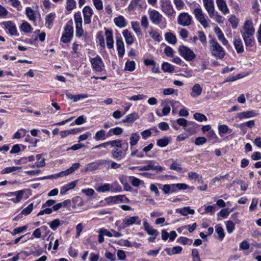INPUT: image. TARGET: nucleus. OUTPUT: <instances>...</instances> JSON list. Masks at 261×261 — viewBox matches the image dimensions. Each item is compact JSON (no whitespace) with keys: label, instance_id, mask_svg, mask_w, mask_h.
Segmentation results:
<instances>
[{"label":"nucleus","instance_id":"nucleus-1","mask_svg":"<svg viewBox=\"0 0 261 261\" xmlns=\"http://www.w3.org/2000/svg\"><path fill=\"white\" fill-rule=\"evenodd\" d=\"M255 30L253 25V22L250 20L245 21L242 30L241 31L242 38L245 45L247 46H252L254 43L253 35Z\"/></svg>","mask_w":261,"mask_h":261},{"label":"nucleus","instance_id":"nucleus-2","mask_svg":"<svg viewBox=\"0 0 261 261\" xmlns=\"http://www.w3.org/2000/svg\"><path fill=\"white\" fill-rule=\"evenodd\" d=\"M210 49L212 55L217 59H222L225 55L224 49L218 42L215 40L210 41Z\"/></svg>","mask_w":261,"mask_h":261},{"label":"nucleus","instance_id":"nucleus-3","mask_svg":"<svg viewBox=\"0 0 261 261\" xmlns=\"http://www.w3.org/2000/svg\"><path fill=\"white\" fill-rule=\"evenodd\" d=\"M193 14L196 19L204 28H207L209 26L210 20L206 18V16L200 7L194 8Z\"/></svg>","mask_w":261,"mask_h":261},{"label":"nucleus","instance_id":"nucleus-4","mask_svg":"<svg viewBox=\"0 0 261 261\" xmlns=\"http://www.w3.org/2000/svg\"><path fill=\"white\" fill-rule=\"evenodd\" d=\"M81 166V164L79 163H76L73 164L71 167L67 170L60 172V173L55 175H51L46 177H44L42 179H51L54 178H58L59 177H63L64 176L68 175L73 173L76 170L79 169Z\"/></svg>","mask_w":261,"mask_h":261},{"label":"nucleus","instance_id":"nucleus-5","mask_svg":"<svg viewBox=\"0 0 261 261\" xmlns=\"http://www.w3.org/2000/svg\"><path fill=\"white\" fill-rule=\"evenodd\" d=\"M161 10L167 16L171 19L175 15V11L169 0H162Z\"/></svg>","mask_w":261,"mask_h":261},{"label":"nucleus","instance_id":"nucleus-6","mask_svg":"<svg viewBox=\"0 0 261 261\" xmlns=\"http://www.w3.org/2000/svg\"><path fill=\"white\" fill-rule=\"evenodd\" d=\"M178 52L180 55L187 61H191L196 57L194 53L186 46H180L178 48Z\"/></svg>","mask_w":261,"mask_h":261},{"label":"nucleus","instance_id":"nucleus-7","mask_svg":"<svg viewBox=\"0 0 261 261\" xmlns=\"http://www.w3.org/2000/svg\"><path fill=\"white\" fill-rule=\"evenodd\" d=\"M192 17L188 13H180L177 17V23L183 27H188L192 23Z\"/></svg>","mask_w":261,"mask_h":261},{"label":"nucleus","instance_id":"nucleus-8","mask_svg":"<svg viewBox=\"0 0 261 261\" xmlns=\"http://www.w3.org/2000/svg\"><path fill=\"white\" fill-rule=\"evenodd\" d=\"M135 223L140 224L141 220H139L138 216L126 217L123 219L120 228H124Z\"/></svg>","mask_w":261,"mask_h":261},{"label":"nucleus","instance_id":"nucleus-9","mask_svg":"<svg viewBox=\"0 0 261 261\" xmlns=\"http://www.w3.org/2000/svg\"><path fill=\"white\" fill-rule=\"evenodd\" d=\"M140 171H149V170H153L158 172H162L163 170V168L158 165H156L155 162L152 161H149L148 162V164L147 165L141 167L140 169Z\"/></svg>","mask_w":261,"mask_h":261},{"label":"nucleus","instance_id":"nucleus-10","mask_svg":"<svg viewBox=\"0 0 261 261\" xmlns=\"http://www.w3.org/2000/svg\"><path fill=\"white\" fill-rule=\"evenodd\" d=\"M91 63L92 64V68L96 71L100 72L104 69V64L100 57L98 56H96L95 58L91 59Z\"/></svg>","mask_w":261,"mask_h":261},{"label":"nucleus","instance_id":"nucleus-11","mask_svg":"<svg viewBox=\"0 0 261 261\" xmlns=\"http://www.w3.org/2000/svg\"><path fill=\"white\" fill-rule=\"evenodd\" d=\"M149 16L150 20L155 24H159L163 18L162 15L155 10L149 11Z\"/></svg>","mask_w":261,"mask_h":261},{"label":"nucleus","instance_id":"nucleus-12","mask_svg":"<svg viewBox=\"0 0 261 261\" xmlns=\"http://www.w3.org/2000/svg\"><path fill=\"white\" fill-rule=\"evenodd\" d=\"M204 7L210 18L214 16L215 7L213 0H203Z\"/></svg>","mask_w":261,"mask_h":261},{"label":"nucleus","instance_id":"nucleus-13","mask_svg":"<svg viewBox=\"0 0 261 261\" xmlns=\"http://www.w3.org/2000/svg\"><path fill=\"white\" fill-rule=\"evenodd\" d=\"M84 23L86 24L91 23V17L93 14V11L89 6H86L83 10Z\"/></svg>","mask_w":261,"mask_h":261},{"label":"nucleus","instance_id":"nucleus-14","mask_svg":"<svg viewBox=\"0 0 261 261\" xmlns=\"http://www.w3.org/2000/svg\"><path fill=\"white\" fill-rule=\"evenodd\" d=\"M107 201L108 203L113 202L115 203H116L118 201L128 202H129V199L124 195H120L115 196L109 197L107 198Z\"/></svg>","mask_w":261,"mask_h":261},{"label":"nucleus","instance_id":"nucleus-15","mask_svg":"<svg viewBox=\"0 0 261 261\" xmlns=\"http://www.w3.org/2000/svg\"><path fill=\"white\" fill-rule=\"evenodd\" d=\"M257 113L254 110L244 111L237 114V118L241 120L244 118H250L257 116Z\"/></svg>","mask_w":261,"mask_h":261},{"label":"nucleus","instance_id":"nucleus-16","mask_svg":"<svg viewBox=\"0 0 261 261\" xmlns=\"http://www.w3.org/2000/svg\"><path fill=\"white\" fill-rule=\"evenodd\" d=\"M216 4L219 10L221 11L223 14L225 15L229 13V9L224 0H216Z\"/></svg>","mask_w":261,"mask_h":261},{"label":"nucleus","instance_id":"nucleus-17","mask_svg":"<svg viewBox=\"0 0 261 261\" xmlns=\"http://www.w3.org/2000/svg\"><path fill=\"white\" fill-rule=\"evenodd\" d=\"M105 35L106 37V39L108 48L110 49L112 48L113 47L114 41L112 31L106 30L105 32Z\"/></svg>","mask_w":261,"mask_h":261},{"label":"nucleus","instance_id":"nucleus-18","mask_svg":"<svg viewBox=\"0 0 261 261\" xmlns=\"http://www.w3.org/2000/svg\"><path fill=\"white\" fill-rule=\"evenodd\" d=\"M233 44L238 53H242L244 51V47L241 38L239 37H235L233 39Z\"/></svg>","mask_w":261,"mask_h":261},{"label":"nucleus","instance_id":"nucleus-19","mask_svg":"<svg viewBox=\"0 0 261 261\" xmlns=\"http://www.w3.org/2000/svg\"><path fill=\"white\" fill-rule=\"evenodd\" d=\"M202 88L199 84H195L192 88L191 96L193 97L199 96L202 93Z\"/></svg>","mask_w":261,"mask_h":261},{"label":"nucleus","instance_id":"nucleus-20","mask_svg":"<svg viewBox=\"0 0 261 261\" xmlns=\"http://www.w3.org/2000/svg\"><path fill=\"white\" fill-rule=\"evenodd\" d=\"M143 225L145 230L149 235L155 237L158 236L159 233L158 231L156 229H153L152 227H151L149 223L146 221H144Z\"/></svg>","mask_w":261,"mask_h":261},{"label":"nucleus","instance_id":"nucleus-21","mask_svg":"<svg viewBox=\"0 0 261 261\" xmlns=\"http://www.w3.org/2000/svg\"><path fill=\"white\" fill-rule=\"evenodd\" d=\"M24 193V191L23 190L17 191L14 192H10L9 193L10 195L16 196V198H12L11 200L14 203L19 202L22 198Z\"/></svg>","mask_w":261,"mask_h":261},{"label":"nucleus","instance_id":"nucleus-22","mask_svg":"<svg viewBox=\"0 0 261 261\" xmlns=\"http://www.w3.org/2000/svg\"><path fill=\"white\" fill-rule=\"evenodd\" d=\"M116 45L118 50V54L119 57L121 58L123 56L125 49L123 42L121 39H117Z\"/></svg>","mask_w":261,"mask_h":261},{"label":"nucleus","instance_id":"nucleus-23","mask_svg":"<svg viewBox=\"0 0 261 261\" xmlns=\"http://www.w3.org/2000/svg\"><path fill=\"white\" fill-rule=\"evenodd\" d=\"M114 21L116 25L119 28H124L126 25L125 19L122 16H119L118 17L115 18Z\"/></svg>","mask_w":261,"mask_h":261},{"label":"nucleus","instance_id":"nucleus-24","mask_svg":"<svg viewBox=\"0 0 261 261\" xmlns=\"http://www.w3.org/2000/svg\"><path fill=\"white\" fill-rule=\"evenodd\" d=\"M123 35L125 38V42L127 44H132L134 42V38L131 35V33L127 30L123 31Z\"/></svg>","mask_w":261,"mask_h":261},{"label":"nucleus","instance_id":"nucleus-25","mask_svg":"<svg viewBox=\"0 0 261 261\" xmlns=\"http://www.w3.org/2000/svg\"><path fill=\"white\" fill-rule=\"evenodd\" d=\"M140 139V135L138 133H133L129 138V144L130 146L132 147L136 145Z\"/></svg>","mask_w":261,"mask_h":261},{"label":"nucleus","instance_id":"nucleus-26","mask_svg":"<svg viewBox=\"0 0 261 261\" xmlns=\"http://www.w3.org/2000/svg\"><path fill=\"white\" fill-rule=\"evenodd\" d=\"M176 212L183 216H187L189 214H194L195 212L194 210L190 209L189 207H185L182 208L176 209Z\"/></svg>","mask_w":261,"mask_h":261},{"label":"nucleus","instance_id":"nucleus-27","mask_svg":"<svg viewBox=\"0 0 261 261\" xmlns=\"http://www.w3.org/2000/svg\"><path fill=\"white\" fill-rule=\"evenodd\" d=\"M166 40L170 44H175L176 43V36L172 33L168 32L165 35Z\"/></svg>","mask_w":261,"mask_h":261},{"label":"nucleus","instance_id":"nucleus-28","mask_svg":"<svg viewBox=\"0 0 261 261\" xmlns=\"http://www.w3.org/2000/svg\"><path fill=\"white\" fill-rule=\"evenodd\" d=\"M112 156L117 161H120L122 159L124 155L122 150L116 149L112 152Z\"/></svg>","mask_w":261,"mask_h":261},{"label":"nucleus","instance_id":"nucleus-29","mask_svg":"<svg viewBox=\"0 0 261 261\" xmlns=\"http://www.w3.org/2000/svg\"><path fill=\"white\" fill-rule=\"evenodd\" d=\"M5 26L7 29L9 33L11 35H15L16 33L17 30L15 26L11 21H8L5 23Z\"/></svg>","mask_w":261,"mask_h":261},{"label":"nucleus","instance_id":"nucleus-30","mask_svg":"<svg viewBox=\"0 0 261 261\" xmlns=\"http://www.w3.org/2000/svg\"><path fill=\"white\" fill-rule=\"evenodd\" d=\"M99 167V166L96 161L88 164L85 167V172L92 171L96 170Z\"/></svg>","mask_w":261,"mask_h":261},{"label":"nucleus","instance_id":"nucleus-31","mask_svg":"<svg viewBox=\"0 0 261 261\" xmlns=\"http://www.w3.org/2000/svg\"><path fill=\"white\" fill-rule=\"evenodd\" d=\"M94 139L96 141L105 140L106 139V131L103 129L98 131L94 136Z\"/></svg>","mask_w":261,"mask_h":261},{"label":"nucleus","instance_id":"nucleus-32","mask_svg":"<svg viewBox=\"0 0 261 261\" xmlns=\"http://www.w3.org/2000/svg\"><path fill=\"white\" fill-rule=\"evenodd\" d=\"M139 116L137 113H133L126 116L125 119L123 120V122H133L138 118Z\"/></svg>","mask_w":261,"mask_h":261},{"label":"nucleus","instance_id":"nucleus-33","mask_svg":"<svg viewBox=\"0 0 261 261\" xmlns=\"http://www.w3.org/2000/svg\"><path fill=\"white\" fill-rule=\"evenodd\" d=\"M162 69L164 72L171 73L173 71L174 67L168 62H164L162 65Z\"/></svg>","mask_w":261,"mask_h":261},{"label":"nucleus","instance_id":"nucleus-34","mask_svg":"<svg viewBox=\"0 0 261 261\" xmlns=\"http://www.w3.org/2000/svg\"><path fill=\"white\" fill-rule=\"evenodd\" d=\"M27 130L23 128L18 129L14 134L13 137V139H19L21 138L24 137L26 135Z\"/></svg>","mask_w":261,"mask_h":261},{"label":"nucleus","instance_id":"nucleus-35","mask_svg":"<svg viewBox=\"0 0 261 261\" xmlns=\"http://www.w3.org/2000/svg\"><path fill=\"white\" fill-rule=\"evenodd\" d=\"M21 169V167L12 166L4 168L1 172L2 174L10 173Z\"/></svg>","mask_w":261,"mask_h":261},{"label":"nucleus","instance_id":"nucleus-36","mask_svg":"<svg viewBox=\"0 0 261 261\" xmlns=\"http://www.w3.org/2000/svg\"><path fill=\"white\" fill-rule=\"evenodd\" d=\"M70 203V200H66L62 202L58 203L53 206V209L55 211H57L61 207H65L67 205Z\"/></svg>","mask_w":261,"mask_h":261},{"label":"nucleus","instance_id":"nucleus-37","mask_svg":"<svg viewBox=\"0 0 261 261\" xmlns=\"http://www.w3.org/2000/svg\"><path fill=\"white\" fill-rule=\"evenodd\" d=\"M55 18V14L53 13H50L46 15L45 17V24L47 25L48 28H49L52 24Z\"/></svg>","mask_w":261,"mask_h":261},{"label":"nucleus","instance_id":"nucleus-38","mask_svg":"<svg viewBox=\"0 0 261 261\" xmlns=\"http://www.w3.org/2000/svg\"><path fill=\"white\" fill-rule=\"evenodd\" d=\"M163 191L166 194H168L170 192H175V190L174 189V184L164 185L163 188Z\"/></svg>","mask_w":261,"mask_h":261},{"label":"nucleus","instance_id":"nucleus-39","mask_svg":"<svg viewBox=\"0 0 261 261\" xmlns=\"http://www.w3.org/2000/svg\"><path fill=\"white\" fill-rule=\"evenodd\" d=\"M226 230L228 233H231L233 232L235 228L234 223L231 221L226 222Z\"/></svg>","mask_w":261,"mask_h":261},{"label":"nucleus","instance_id":"nucleus-40","mask_svg":"<svg viewBox=\"0 0 261 261\" xmlns=\"http://www.w3.org/2000/svg\"><path fill=\"white\" fill-rule=\"evenodd\" d=\"M149 34L151 37L155 41L158 42L161 41L160 34L156 31L152 30Z\"/></svg>","mask_w":261,"mask_h":261},{"label":"nucleus","instance_id":"nucleus-41","mask_svg":"<svg viewBox=\"0 0 261 261\" xmlns=\"http://www.w3.org/2000/svg\"><path fill=\"white\" fill-rule=\"evenodd\" d=\"M135 69V63L134 61H127L125 63V69L129 71H133Z\"/></svg>","mask_w":261,"mask_h":261},{"label":"nucleus","instance_id":"nucleus-42","mask_svg":"<svg viewBox=\"0 0 261 261\" xmlns=\"http://www.w3.org/2000/svg\"><path fill=\"white\" fill-rule=\"evenodd\" d=\"M132 28L135 33L138 35L141 34V31L139 23L137 21H132L131 23Z\"/></svg>","mask_w":261,"mask_h":261},{"label":"nucleus","instance_id":"nucleus-43","mask_svg":"<svg viewBox=\"0 0 261 261\" xmlns=\"http://www.w3.org/2000/svg\"><path fill=\"white\" fill-rule=\"evenodd\" d=\"M216 231L219 235L220 240H222L225 236L223 228L219 225H218L216 226Z\"/></svg>","mask_w":261,"mask_h":261},{"label":"nucleus","instance_id":"nucleus-44","mask_svg":"<svg viewBox=\"0 0 261 261\" xmlns=\"http://www.w3.org/2000/svg\"><path fill=\"white\" fill-rule=\"evenodd\" d=\"M169 141L167 138L160 139L157 141V145L161 147L166 146L169 144Z\"/></svg>","mask_w":261,"mask_h":261},{"label":"nucleus","instance_id":"nucleus-45","mask_svg":"<svg viewBox=\"0 0 261 261\" xmlns=\"http://www.w3.org/2000/svg\"><path fill=\"white\" fill-rule=\"evenodd\" d=\"M25 12L26 14L30 20L33 21L35 20L36 17L34 15V12L31 8H27Z\"/></svg>","mask_w":261,"mask_h":261},{"label":"nucleus","instance_id":"nucleus-46","mask_svg":"<svg viewBox=\"0 0 261 261\" xmlns=\"http://www.w3.org/2000/svg\"><path fill=\"white\" fill-rule=\"evenodd\" d=\"M60 224V221L59 219H55L51 222L48 223L49 227L54 230H56Z\"/></svg>","mask_w":261,"mask_h":261},{"label":"nucleus","instance_id":"nucleus-47","mask_svg":"<svg viewBox=\"0 0 261 261\" xmlns=\"http://www.w3.org/2000/svg\"><path fill=\"white\" fill-rule=\"evenodd\" d=\"M194 118L195 120L199 122H202L203 120L207 121L206 117L204 115L199 113H195L194 114Z\"/></svg>","mask_w":261,"mask_h":261},{"label":"nucleus","instance_id":"nucleus-48","mask_svg":"<svg viewBox=\"0 0 261 261\" xmlns=\"http://www.w3.org/2000/svg\"><path fill=\"white\" fill-rule=\"evenodd\" d=\"M111 185L109 184H105L99 187L96 190L99 192H105L109 191L110 190Z\"/></svg>","mask_w":261,"mask_h":261},{"label":"nucleus","instance_id":"nucleus-49","mask_svg":"<svg viewBox=\"0 0 261 261\" xmlns=\"http://www.w3.org/2000/svg\"><path fill=\"white\" fill-rule=\"evenodd\" d=\"M33 208V203H31L27 207L24 208L21 212L20 214L28 215L30 214Z\"/></svg>","mask_w":261,"mask_h":261},{"label":"nucleus","instance_id":"nucleus-50","mask_svg":"<svg viewBox=\"0 0 261 261\" xmlns=\"http://www.w3.org/2000/svg\"><path fill=\"white\" fill-rule=\"evenodd\" d=\"M21 28L23 32L27 33L31 32L32 30L31 25L27 22H24L22 23Z\"/></svg>","mask_w":261,"mask_h":261},{"label":"nucleus","instance_id":"nucleus-51","mask_svg":"<svg viewBox=\"0 0 261 261\" xmlns=\"http://www.w3.org/2000/svg\"><path fill=\"white\" fill-rule=\"evenodd\" d=\"M229 22L231 24L232 27L235 29L237 27L238 20L234 15H231L229 18Z\"/></svg>","mask_w":261,"mask_h":261},{"label":"nucleus","instance_id":"nucleus-52","mask_svg":"<svg viewBox=\"0 0 261 261\" xmlns=\"http://www.w3.org/2000/svg\"><path fill=\"white\" fill-rule=\"evenodd\" d=\"M213 17H214V20L219 23H223L224 20V18L217 12L216 13L214 12V16Z\"/></svg>","mask_w":261,"mask_h":261},{"label":"nucleus","instance_id":"nucleus-53","mask_svg":"<svg viewBox=\"0 0 261 261\" xmlns=\"http://www.w3.org/2000/svg\"><path fill=\"white\" fill-rule=\"evenodd\" d=\"M75 6V2L74 0H67L66 8L68 11H71L74 9Z\"/></svg>","mask_w":261,"mask_h":261},{"label":"nucleus","instance_id":"nucleus-54","mask_svg":"<svg viewBox=\"0 0 261 261\" xmlns=\"http://www.w3.org/2000/svg\"><path fill=\"white\" fill-rule=\"evenodd\" d=\"M164 53L167 56L169 57H172L173 56L174 51L171 47L167 46L165 48Z\"/></svg>","mask_w":261,"mask_h":261},{"label":"nucleus","instance_id":"nucleus-55","mask_svg":"<svg viewBox=\"0 0 261 261\" xmlns=\"http://www.w3.org/2000/svg\"><path fill=\"white\" fill-rule=\"evenodd\" d=\"M93 4L97 10H101L103 9V4L101 0H93Z\"/></svg>","mask_w":261,"mask_h":261},{"label":"nucleus","instance_id":"nucleus-56","mask_svg":"<svg viewBox=\"0 0 261 261\" xmlns=\"http://www.w3.org/2000/svg\"><path fill=\"white\" fill-rule=\"evenodd\" d=\"M174 4L176 8L178 10L182 9L185 5L184 3L182 0H174Z\"/></svg>","mask_w":261,"mask_h":261},{"label":"nucleus","instance_id":"nucleus-57","mask_svg":"<svg viewBox=\"0 0 261 261\" xmlns=\"http://www.w3.org/2000/svg\"><path fill=\"white\" fill-rule=\"evenodd\" d=\"M45 159H42L41 161H38L35 164L31 165L32 168H40L45 166Z\"/></svg>","mask_w":261,"mask_h":261},{"label":"nucleus","instance_id":"nucleus-58","mask_svg":"<svg viewBox=\"0 0 261 261\" xmlns=\"http://www.w3.org/2000/svg\"><path fill=\"white\" fill-rule=\"evenodd\" d=\"M170 169L177 171H180L181 170V168L180 167V165L175 161H173V163L170 167Z\"/></svg>","mask_w":261,"mask_h":261},{"label":"nucleus","instance_id":"nucleus-59","mask_svg":"<svg viewBox=\"0 0 261 261\" xmlns=\"http://www.w3.org/2000/svg\"><path fill=\"white\" fill-rule=\"evenodd\" d=\"M216 204H213L212 205L207 206L205 208V213H209L211 215H213L214 211H215L216 210Z\"/></svg>","mask_w":261,"mask_h":261},{"label":"nucleus","instance_id":"nucleus-60","mask_svg":"<svg viewBox=\"0 0 261 261\" xmlns=\"http://www.w3.org/2000/svg\"><path fill=\"white\" fill-rule=\"evenodd\" d=\"M72 37V36L64 33L61 37V41L64 43H68L70 41L71 38Z\"/></svg>","mask_w":261,"mask_h":261},{"label":"nucleus","instance_id":"nucleus-61","mask_svg":"<svg viewBox=\"0 0 261 261\" xmlns=\"http://www.w3.org/2000/svg\"><path fill=\"white\" fill-rule=\"evenodd\" d=\"M27 226H23L22 227H17L13 230V231L12 234V235H15L16 234L21 233L23 231L27 229Z\"/></svg>","mask_w":261,"mask_h":261},{"label":"nucleus","instance_id":"nucleus-62","mask_svg":"<svg viewBox=\"0 0 261 261\" xmlns=\"http://www.w3.org/2000/svg\"><path fill=\"white\" fill-rule=\"evenodd\" d=\"M206 139L205 138L203 137H199L197 138L195 141V144L196 145H202L206 143Z\"/></svg>","mask_w":261,"mask_h":261},{"label":"nucleus","instance_id":"nucleus-63","mask_svg":"<svg viewBox=\"0 0 261 261\" xmlns=\"http://www.w3.org/2000/svg\"><path fill=\"white\" fill-rule=\"evenodd\" d=\"M109 142L110 145L112 146H115L118 148L122 147L121 141L120 140L110 141Z\"/></svg>","mask_w":261,"mask_h":261},{"label":"nucleus","instance_id":"nucleus-64","mask_svg":"<svg viewBox=\"0 0 261 261\" xmlns=\"http://www.w3.org/2000/svg\"><path fill=\"white\" fill-rule=\"evenodd\" d=\"M198 36L200 41L202 43L205 44L206 43V36L202 31H199L198 32Z\"/></svg>","mask_w":261,"mask_h":261}]
</instances>
